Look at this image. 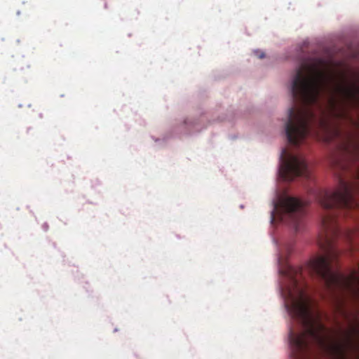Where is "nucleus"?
Instances as JSON below:
<instances>
[{"label": "nucleus", "instance_id": "7ed1b4c3", "mask_svg": "<svg viewBox=\"0 0 359 359\" xmlns=\"http://www.w3.org/2000/svg\"><path fill=\"white\" fill-rule=\"evenodd\" d=\"M255 53H256V55H257L259 58H264V57H265L264 53H262V52L261 53V52H259V51H258V50H257V51H256V52H255Z\"/></svg>", "mask_w": 359, "mask_h": 359}, {"label": "nucleus", "instance_id": "f03ea898", "mask_svg": "<svg viewBox=\"0 0 359 359\" xmlns=\"http://www.w3.org/2000/svg\"><path fill=\"white\" fill-rule=\"evenodd\" d=\"M278 207L281 211L282 219L289 218L295 231H300L302 219L305 214L303 203L297 198L285 196L275 204L274 209H277Z\"/></svg>", "mask_w": 359, "mask_h": 359}, {"label": "nucleus", "instance_id": "f257e3e1", "mask_svg": "<svg viewBox=\"0 0 359 359\" xmlns=\"http://www.w3.org/2000/svg\"><path fill=\"white\" fill-rule=\"evenodd\" d=\"M280 161L279 175L284 181L290 182L299 176L309 177L307 163L303 157L290 154L283 149Z\"/></svg>", "mask_w": 359, "mask_h": 359}]
</instances>
